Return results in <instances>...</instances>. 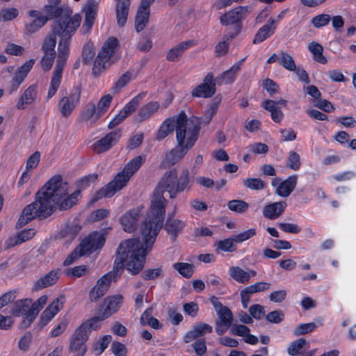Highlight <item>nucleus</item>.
Here are the masks:
<instances>
[{
  "instance_id": "a211bd4d",
  "label": "nucleus",
  "mask_w": 356,
  "mask_h": 356,
  "mask_svg": "<svg viewBox=\"0 0 356 356\" xmlns=\"http://www.w3.org/2000/svg\"><path fill=\"white\" fill-rule=\"evenodd\" d=\"M141 216V210L136 208L124 213L120 218V222L124 232H134L138 225Z\"/></svg>"
},
{
  "instance_id": "de8ad7c7",
  "label": "nucleus",
  "mask_w": 356,
  "mask_h": 356,
  "mask_svg": "<svg viewBox=\"0 0 356 356\" xmlns=\"http://www.w3.org/2000/svg\"><path fill=\"white\" fill-rule=\"evenodd\" d=\"M185 227V223L177 219L170 220L166 223V229L169 234L176 237Z\"/></svg>"
},
{
  "instance_id": "20e7f679",
  "label": "nucleus",
  "mask_w": 356,
  "mask_h": 356,
  "mask_svg": "<svg viewBox=\"0 0 356 356\" xmlns=\"http://www.w3.org/2000/svg\"><path fill=\"white\" fill-rule=\"evenodd\" d=\"M47 202L51 205V213L54 205L60 210H67L75 205L81 198V191L77 190L67 195L68 184L63 181L60 175L51 177L43 186Z\"/></svg>"
},
{
  "instance_id": "052dcab7",
  "label": "nucleus",
  "mask_w": 356,
  "mask_h": 356,
  "mask_svg": "<svg viewBox=\"0 0 356 356\" xmlns=\"http://www.w3.org/2000/svg\"><path fill=\"white\" fill-rule=\"evenodd\" d=\"M256 234V229L254 228H250L234 236V240L235 241L236 243H241L243 241H245L251 238L252 237L255 236Z\"/></svg>"
},
{
  "instance_id": "680f3d73",
  "label": "nucleus",
  "mask_w": 356,
  "mask_h": 356,
  "mask_svg": "<svg viewBox=\"0 0 356 356\" xmlns=\"http://www.w3.org/2000/svg\"><path fill=\"white\" fill-rule=\"evenodd\" d=\"M112 337L111 335L104 336L95 346L94 350L97 355H101L108 347L111 341Z\"/></svg>"
},
{
  "instance_id": "09e8293b",
  "label": "nucleus",
  "mask_w": 356,
  "mask_h": 356,
  "mask_svg": "<svg viewBox=\"0 0 356 356\" xmlns=\"http://www.w3.org/2000/svg\"><path fill=\"white\" fill-rule=\"evenodd\" d=\"M131 77L132 74L129 71L122 74L115 83L112 88L113 92H119L124 87H125L130 82Z\"/></svg>"
},
{
  "instance_id": "a878e982",
  "label": "nucleus",
  "mask_w": 356,
  "mask_h": 356,
  "mask_svg": "<svg viewBox=\"0 0 356 356\" xmlns=\"http://www.w3.org/2000/svg\"><path fill=\"white\" fill-rule=\"evenodd\" d=\"M249 12L248 6H240L229 11L220 17V22L223 25L236 23L245 17Z\"/></svg>"
},
{
  "instance_id": "13d9d810",
  "label": "nucleus",
  "mask_w": 356,
  "mask_h": 356,
  "mask_svg": "<svg viewBox=\"0 0 356 356\" xmlns=\"http://www.w3.org/2000/svg\"><path fill=\"white\" fill-rule=\"evenodd\" d=\"M40 161V153L38 151L30 155L27 159L26 163V170L33 171V169L36 168Z\"/></svg>"
},
{
  "instance_id": "6e6d98bb",
  "label": "nucleus",
  "mask_w": 356,
  "mask_h": 356,
  "mask_svg": "<svg viewBox=\"0 0 356 356\" xmlns=\"http://www.w3.org/2000/svg\"><path fill=\"white\" fill-rule=\"evenodd\" d=\"M300 164V155L294 151H291L287 159V166L293 170H298Z\"/></svg>"
},
{
  "instance_id": "5701e85b",
  "label": "nucleus",
  "mask_w": 356,
  "mask_h": 356,
  "mask_svg": "<svg viewBox=\"0 0 356 356\" xmlns=\"http://www.w3.org/2000/svg\"><path fill=\"white\" fill-rule=\"evenodd\" d=\"M38 98V87L35 84L31 85L22 93L16 104L18 110H24L34 104Z\"/></svg>"
},
{
  "instance_id": "7ed1b4c3",
  "label": "nucleus",
  "mask_w": 356,
  "mask_h": 356,
  "mask_svg": "<svg viewBox=\"0 0 356 356\" xmlns=\"http://www.w3.org/2000/svg\"><path fill=\"white\" fill-rule=\"evenodd\" d=\"M168 201L163 195L156 191H154L149 210L147 214L145 220L142 225L141 234L145 248L143 250L146 255L151 250L156 237L161 229L165 216V207Z\"/></svg>"
},
{
  "instance_id": "f03ea898",
  "label": "nucleus",
  "mask_w": 356,
  "mask_h": 356,
  "mask_svg": "<svg viewBox=\"0 0 356 356\" xmlns=\"http://www.w3.org/2000/svg\"><path fill=\"white\" fill-rule=\"evenodd\" d=\"M81 17L76 14L68 22L56 20L53 24V33L60 38L56 66L52 73L46 99H51L56 93L61 83L63 71L70 55V44L72 35L79 27Z\"/></svg>"
},
{
  "instance_id": "4d7b16f0",
  "label": "nucleus",
  "mask_w": 356,
  "mask_h": 356,
  "mask_svg": "<svg viewBox=\"0 0 356 356\" xmlns=\"http://www.w3.org/2000/svg\"><path fill=\"white\" fill-rule=\"evenodd\" d=\"M331 17L327 14H321L314 16L312 20L311 23L312 25L317 29L321 28L329 24L330 22Z\"/></svg>"
},
{
  "instance_id": "dca6fc26",
  "label": "nucleus",
  "mask_w": 356,
  "mask_h": 356,
  "mask_svg": "<svg viewBox=\"0 0 356 356\" xmlns=\"http://www.w3.org/2000/svg\"><path fill=\"white\" fill-rule=\"evenodd\" d=\"M88 338V336L81 329L77 327L71 339L70 351L72 353L74 356H83L87 350L85 343Z\"/></svg>"
},
{
  "instance_id": "8fccbe9b",
  "label": "nucleus",
  "mask_w": 356,
  "mask_h": 356,
  "mask_svg": "<svg viewBox=\"0 0 356 356\" xmlns=\"http://www.w3.org/2000/svg\"><path fill=\"white\" fill-rule=\"evenodd\" d=\"M112 99V95L110 94H107L102 96L97 102V104H96V108L102 115V116H103L108 111V108L111 106Z\"/></svg>"
},
{
  "instance_id": "0e129e2a",
  "label": "nucleus",
  "mask_w": 356,
  "mask_h": 356,
  "mask_svg": "<svg viewBox=\"0 0 356 356\" xmlns=\"http://www.w3.org/2000/svg\"><path fill=\"white\" fill-rule=\"evenodd\" d=\"M56 54H43L40 60L41 67L44 71H49L52 67Z\"/></svg>"
},
{
  "instance_id": "603ef678",
  "label": "nucleus",
  "mask_w": 356,
  "mask_h": 356,
  "mask_svg": "<svg viewBox=\"0 0 356 356\" xmlns=\"http://www.w3.org/2000/svg\"><path fill=\"white\" fill-rule=\"evenodd\" d=\"M227 207L232 211L243 213L248 210L249 204L242 200H233L228 202Z\"/></svg>"
},
{
  "instance_id": "473e14b6",
  "label": "nucleus",
  "mask_w": 356,
  "mask_h": 356,
  "mask_svg": "<svg viewBox=\"0 0 356 356\" xmlns=\"http://www.w3.org/2000/svg\"><path fill=\"white\" fill-rule=\"evenodd\" d=\"M245 58L240 60L231 67V68L220 74L217 78V81L219 84L222 83H232L234 81L236 74L241 70V67L244 62Z\"/></svg>"
},
{
  "instance_id": "39448f33",
  "label": "nucleus",
  "mask_w": 356,
  "mask_h": 356,
  "mask_svg": "<svg viewBox=\"0 0 356 356\" xmlns=\"http://www.w3.org/2000/svg\"><path fill=\"white\" fill-rule=\"evenodd\" d=\"M143 163V159L137 156L131 159L108 184L97 191L92 196L90 202H96L104 197H110L117 191L124 188L131 177L140 168Z\"/></svg>"
},
{
  "instance_id": "f3484780",
  "label": "nucleus",
  "mask_w": 356,
  "mask_h": 356,
  "mask_svg": "<svg viewBox=\"0 0 356 356\" xmlns=\"http://www.w3.org/2000/svg\"><path fill=\"white\" fill-rule=\"evenodd\" d=\"M122 300L123 296L120 294L108 296L102 303L99 312L107 319L119 310Z\"/></svg>"
},
{
  "instance_id": "7c9ffc66",
  "label": "nucleus",
  "mask_w": 356,
  "mask_h": 356,
  "mask_svg": "<svg viewBox=\"0 0 356 356\" xmlns=\"http://www.w3.org/2000/svg\"><path fill=\"white\" fill-rule=\"evenodd\" d=\"M160 104L158 102H150L143 105L138 111L135 120L138 122H143L155 113L159 108Z\"/></svg>"
},
{
  "instance_id": "ddd939ff",
  "label": "nucleus",
  "mask_w": 356,
  "mask_h": 356,
  "mask_svg": "<svg viewBox=\"0 0 356 356\" xmlns=\"http://www.w3.org/2000/svg\"><path fill=\"white\" fill-rule=\"evenodd\" d=\"M81 87L76 86L70 92L68 96L60 99L58 104L60 112L63 117L67 118L71 115L80 101Z\"/></svg>"
},
{
  "instance_id": "aec40b11",
  "label": "nucleus",
  "mask_w": 356,
  "mask_h": 356,
  "mask_svg": "<svg viewBox=\"0 0 356 356\" xmlns=\"http://www.w3.org/2000/svg\"><path fill=\"white\" fill-rule=\"evenodd\" d=\"M33 65L34 60L31 59L26 61L24 64L17 68L10 83L9 88L10 93L15 92L17 90L30 70L32 69Z\"/></svg>"
},
{
  "instance_id": "393cba45",
  "label": "nucleus",
  "mask_w": 356,
  "mask_h": 356,
  "mask_svg": "<svg viewBox=\"0 0 356 356\" xmlns=\"http://www.w3.org/2000/svg\"><path fill=\"white\" fill-rule=\"evenodd\" d=\"M48 300V296L46 295L40 296L36 301H35L29 309L26 316L22 321V326L24 327H29L31 323L34 321L40 311L46 305Z\"/></svg>"
},
{
  "instance_id": "bf43d9fd",
  "label": "nucleus",
  "mask_w": 356,
  "mask_h": 356,
  "mask_svg": "<svg viewBox=\"0 0 356 356\" xmlns=\"http://www.w3.org/2000/svg\"><path fill=\"white\" fill-rule=\"evenodd\" d=\"M234 243L235 241L234 240L233 236L232 238L220 241L217 244V247L218 249H220L222 251L231 252L236 250Z\"/></svg>"
},
{
  "instance_id": "f8f14e48",
  "label": "nucleus",
  "mask_w": 356,
  "mask_h": 356,
  "mask_svg": "<svg viewBox=\"0 0 356 356\" xmlns=\"http://www.w3.org/2000/svg\"><path fill=\"white\" fill-rule=\"evenodd\" d=\"M146 92H140L132 98L126 105L120 111V112L108 123V127L112 129L120 124L127 117L131 115L138 108L140 103L144 99Z\"/></svg>"
},
{
  "instance_id": "c9c22d12",
  "label": "nucleus",
  "mask_w": 356,
  "mask_h": 356,
  "mask_svg": "<svg viewBox=\"0 0 356 356\" xmlns=\"http://www.w3.org/2000/svg\"><path fill=\"white\" fill-rule=\"evenodd\" d=\"M106 318L103 317V316L99 312V315L97 316L92 317L86 321L78 327L88 336L92 330H95L99 329L101 327V323Z\"/></svg>"
},
{
  "instance_id": "3c124183",
  "label": "nucleus",
  "mask_w": 356,
  "mask_h": 356,
  "mask_svg": "<svg viewBox=\"0 0 356 356\" xmlns=\"http://www.w3.org/2000/svg\"><path fill=\"white\" fill-rule=\"evenodd\" d=\"M218 320L216 322L232 324L233 315L231 310L227 307L220 305V309L217 312Z\"/></svg>"
},
{
  "instance_id": "6ab92c4d",
  "label": "nucleus",
  "mask_w": 356,
  "mask_h": 356,
  "mask_svg": "<svg viewBox=\"0 0 356 356\" xmlns=\"http://www.w3.org/2000/svg\"><path fill=\"white\" fill-rule=\"evenodd\" d=\"M216 92V83L213 76L208 74L204 79L203 82L196 86L192 91V95L196 97L208 98L213 96Z\"/></svg>"
},
{
  "instance_id": "a18cd8bd",
  "label": "nucleus",
  "mask_w": 356,
  "mask_h": 356,
  "mask_svg": "<svg viewBox=\"0 0 356 356\" xmlns=\"http://www.w3.org/2000/svg\"><path fill=\"white\" fill-rule=\"evenodd\" d=\"M173 268L186 278L191 277L194 272V266L188 263L177 262L173 264Z\"/></svg>"
},
{
  "instance_id": "9b49d317",
  "label": "nucleus",
  "mask_w": 356,
  "mask_h": 356,
  "mask_svg": "<svg viewBox=\"0 0 356 356\" xmlns=\"http://www.w3.org/2000/svg\"><path fill=\"white\" fill-rule=\"evenodd\" d=\"M60 1L61 0H47L42 11L48 20L61 17L58 20L68 22L72 17V10L68 6H60Z\"/></svg>"
},
{
  "instance_id": "69168bd1",
  "label": "nucleus",
  "mask_w": 356,
  "mask_h": 356,
  "mask_svg": "<svg viewBox=\"0 0 356 356\" xmlns=\"http://www.w3.org/2000/svg\"><path fill=\"white\" fill-rule=\"evenodd\" d=\"M255 293L251 285L244 288L240 292L241 303L244 308H247L250 302V297Z\"/></svg>"
},
{
  "instance_id": "1a4fd4ad",
  "label": "nucleus",
  "mask_w": 356,
  "mask_h": 356,
  "mask_svg": "<svg viewBox=\"0 0 356 356\" xmlns=\"http://www.w3.org/2000/svg\"><path fill=\"white\" fill-rule=\"evenodd\" d=\"M106 238L103 234L94 232L86 237L81 243L64 261L65 266L72 264L80 257L91 254L101 249L105 243Z\"/></svg>"
},
{
  "instance_id": "9d476101",
  "label": "nucleus",
  "mask_w": 356,
  "mask_h": 356,
  "mask_svg": "<svg viewBox=\"0 0 356 356\" xmlns=\"http://www.w3.org/2000/svg\"><path fill=\"white\" fill-rule=\"evenodd\" d=\"M118 46V41L116 38H108L95 58L92 72L96 76L99 75L104 70L110 65V60L114 54Z\"/></svg>"
},
{
  "instance_id": "5fc2aeb1",
  "label": "nucleus",
  "mask_w": 356,
  "mask_h": 356,
  "mask_svg": "<svg viewBox=\"0 0 356 356\" xmlns=\"http://www.w3.org/2000/svg\"><path fill=\"white\" fill-rule=\"evenodd\" d=\"M47 20L46 17H38L26 24V30L30 33H35L43 26Z\"/></svg>"
},
{
  "instance_id": "58836bf2",
  "label": "nucleus",
  "mask_w": 356,
  "mask_h": 356,
  "mask_svg": "<svg viewBox=\"0 0 356 356\" xmlns=\"http://www.w3.org/2000/svg\"><path fill=\"white\" fill-rule=\"evenodd\" d=\"M308 49L316 61L321 64H325L327 62V58L323 55V48L319 43L312 42L309 44Z\"/></svg>"
},
{
  "instance_id": "49530a36",
  "label": "nucleus",
  "mask_w": 356,
  "mask_h": 356,
  "mask_svg": "<svg viewBox=\"0 0 356 356\" xmlns=\"http://www.w3.org/2000/svg\"><path fill=\"white\" fill-rule=\"evenodd\" d=\"M307 344L306 340L302 338L295 340L290 343L287 348V353L291 356L298 355L302 353Z\"/></svg>"
},
{
  "instance_id": "c756f323",
  "label": "nucleus",
  "mask_w": 356,
  "mask_h": 356,
  "mask_svg": "<svg viewBox=\"0 0 356 356\" xmlns=\"http://www.w3.org/2000/svg\"><path fill=\"white\" fill-rule=\"evenodd\" d=\"M286 207V203L284 201L271 203L264 207L263 215L268 219L274 220L284 211Z\"/></svg>"
},
{
  "instance_id": "338daca9",
  "label": "nucleus",
  "mask_w": 356,
  "mask_h": 356,
  "mask_svg": "<svg viewBox=\"0 0 356 356\" xmlns=\"http://www.w3.org/2000/svg\"><path fill=\"white\" fill-rule=\"evenodd\" d=\"M18 10L15 8H4L0 13V19L3 21H10L18 15Z\"/></svg>"
},
{
  "instance_id": "f257e3e1",
  "label": "nucleus",
  "mask_w": 356,
  "mask_h": 356,
  "mask_svg": "<svg viewBox=\"0 0 356 356\" xmlns=\"http://www.w3.org/2000/svg\"><path fill=\"white\" fill-rule=\"evenodd\" d=\"M146 252L138 238L122 241L116 251L113 272L103 275L89 293L90 300L97 302L108 291L111 282L120 275L125 268L131 274H138L144 267Z\"/></svg>"
},
{
  "instance_id": "4c0bfd02",
  "label": "nucleus",
  "mask_w": 356,
  "mask_h": 356,
  "mask_svg": "<svg viewBox=\"0 0 356 356\" xmlns=\"http://www.w3.org/2000/svg\"><path fill=\"white\" fill-rule=\"evenodd\" d=\"M228 273L234 280L238 283L247 284L249 282V275L239 266H231Z\"/></svg>"
},
{
  "instance_id": "4468645a",
  "label": "nucleus",
  "mask_w": 356,
  "mask_h": 356,
  "mask_svg": "<svg viewBox=\"0 0 356 356\" xmlns=\"http://www.w3.org/2000/svg\"><path fill=\"white\" fill-rule=\"evenodd\" d=\"M120 137L121 131L120 129L111 131L95 142L92 145V149L98 154L105 152L115 145Z\"/></svg>"
},
{
  "instance_id": "bb28decb",
  "label": "nucleus",
  "mask_w": 356,
  "mask_h": 356,
  "mask_svg": "<svg viewBox=\"0 0 356 356\" xmlns=\"http://www.w3.org/2000/svg\"><path fill=\"white\" fill-rule=\"evenodd\" d=\"M195 44V42L192 40L179 42L168 50L166 53V59L170 62L178 61L184 52Z\"/></svg>"
},
{
  "instance_id": "0eeeda50",
  "label": "nucleus",
  "mask_w": 356,
  "mask_h": 356,
  "mask_svg": "<svg viewBox=\"0 0 356 356\" xmlns=\"http://www.w3.org/2000/svg\"><path fill=\"white\" fill-rule=\"evenodd\" d=\"M200 120L197 117L187 118L181 112L176 116V139L180 145L192 148L197 141L200 129Z\"/></svg>"
},
{
  "instance_id": "774afa93",
  "label": "nucleus",
  "mask_w": 356,
  "mask_h": 356,
  "mask_svg": "<svg viewBox=\"0 0 356 356\" xmlns=\"http://www.w3.org/2000/svg\"><path fill=\"white\" fill-rule=\"evenodd\" d=\"M111 350L115 356H127V349L120 342L114 341L111 344Z\"/></svg>"
},
{
  "instance_id": "2eb2a0df",
  "label": "nucleus",
  "mask_w": 356,
  "mask_h": 356,
  "mask_svg": "<svg viewBox=\"0 0 356 356\" xmlns=\"http://www.w3.org/2000/svg\"><path fill=\"white\" fill-rule=\"evenodd\" d=\"M65 300V296L60 295L48 305L40 318V323L42 326L46 325L62 309Z\"/></svg>"
},
{
  "instance_id": "423d86ee",
  "label": "nucleus",
  "mask_w": 356,
  "mask_h": 356,
  "mask_svg": "<svg viewBox=\"0 0 356 356\" xmlns=\"http://www.w3.org/2000/svg\"><path fill=\"white\" fill-rule=\"evenodd\" d=\"M191 183L188 169L183 170L179 177L177 170L173 169L163 175L154 190L163 195L164 192H168L170 198L175 199L178 193L189 191Z\"/></svg>"
},
{
  "instance_id": "6e6552de",
  "label": "nucleus",
  "mask_w": 356,
  "mask_h": 356,
  "mask_svg": "<svg viewBox=\"0 0 356 356\" xmlns=\"http://www.w3.org/2000/svg\"><path fill=\"white\" fill-rule=\"evenodd\" d=\"M47 201L42 187L37 193L35 202L23 209L18 219L17 225L22 227L35 218H47L51 216V205Z\"/></svg>"
},
{
  "instance_id": "412c9836",
  "label": "nucleus",
  "mask_w": 356,
  "mask_h": 356,
  "mask_svg": "<svg viewBox=\"0 0 356 356\" xmlns=\"http://www.w3.org/2000/svg\"><path fill=\"white\" fill-rule=\"evenodd\" d=\"M94 102L88 103L79 115V121L88 127H93L102 118Z\"/></svg>"
},
{
  "instance_id": "e433bc0d",
  "label": "nucleus",
  "mask_w": 356,
  "mask_h": 356,
  "mask_svg": "<svg viewBox=\"0 0 356 356\" xmlns=\"http://www.w3.org/2000/svg\"><path fill=\"white\" fill-rule=\"evenodd\" d=\"M116 6L117 22L120 26H123L127 22L129 3L128 1H118Z\"/></svg>"
},
{
  "instance_id": "864d4df0",
  "label": "nucleus",
  "mask_w": 356,
  "mask_h": 356,
  "mask_svg": "<svg viewBox=\"0 0 356 356\" xmlns=\"http://www.w3.org/2000/svg\"><path fill=\"white\" fill-rule=\"evenodd\" d=\"M243 184L246 188L252 190H261L266 186L264 181L259 178H248L244 179Z\"/></svg>"
},
{
  "instance_id": "c03bdc74",
  "label": "nucleus",
  "mask_w": 356,
  "mask_h": 356,
  "mask_svg": "<svg viewBox=\"0 0 356 356\" xmlns=\"http://www.w3.org/2000/svg\"><path fill=\"white\" fill-rule=\"evenodd\" d=\"M35 234L33 229H29L22 231L13 239H10L11 243L10 245H17L21 244L26 241L31 239Z\"/></svg>"
},
{
  "instance_id": "72a5a7b5",
  "label": "nucleus",
  "mask_w": 356,
  "mask_h": 356,
  "mask_svg": "<svg viewBox=\"0 0 356 356\" xmlns=\"http://www.w3.org/2000/svg\"><path fill=\"white\" fill-rule=\"evenodd\" d=\"M297 184V176L293 175L288 177L281 182L276 188V193L281 197H288L294 190Z\"/></svg>"
},
{
  "instance_id": "4be33fe9",
  "label": "nucleus",
  "mask_w": 356,
  "mask_h": 356,
  "mask_svg": "<svg viewBox=\"0 0 356 356\" xmlns=\"http://www.w3.org/2000/svg\"><path fill=\"white\" fill-rule=\"evenodd\" d=\"M97 10V3L95 0H88L83 8L85 19L81 30L83 34H87L90 31L94 24Z\"/></svg>"
},
{
  "instance_id": "cd10ccee",
  "label": "nucleus",
  "mask_w": 356,
  "mask_h": 356,
  "mask_svg": "<svg viewBox=\"0 0 356 356\" xmlns=\"http://www.w3.org/2000/svg\"><path fill=\"white\" fill-rule=\"evenodd\" d=\"M212 330V326L209 324L204 323H195L193 325L191 330L186 332L184 336V341L185 343H189L207 333H211Z\"/></svg>"
},
{
  "instance_id": "2f4dec72",
  "label": "nucleus",
  "mask_w": 356,
  "mask_h": 356,
  "mask_svg": "<svg viewBox=\"0 0 356 356\" xmlns=\"http://www.w3.org/2000/svg\"><path fill=\"white\" fill-rule=\"evenodd\" d=\"M275 19L270 18L268 24L264 25L259 29L254 38L253 43L258 44L264 41L275 33Z\"/></svg>"
},
{
  "instance_id": "e2e57ef3",
  "label": "nucleus",
  "mask_w": 356,
  "mask_h": 356,
  "mask_svg": "<svg viewBox=\"0 0 356 356\" xmlns=\"http://www.w3.org/2000/svg\"><path fill=\"white\" fill-rule=\"evenodd\" d=\"M88 268L86 266H78L73 268H67L65 271V274L67 276L77 278L83 276L86 273Z\"/></svg>"
},
{
  "instance_id": "79ce46f5",
  "label": "nucleus",
  "mask_w": 356,
  "mask_h": 356,
  "mask_svg": "<svg viewBox=\"0 0 356 356\" xmlns=\"http://www.w3.org/2000/svg\"><path fill=\"white\" fill-rule=\"evenodd\" d=\"M56 36H58V35H54L52 31L51 34L48 35L44 38L42 45L43 54H56L55 47L56 44Z\"/></svg>"
},
{
  "instance_id": "b1692460",
  "label": "nucleus",
  "mask_w": 356,
  "mask_h": 356,
  "mask_svg": "<svg viewBox=\"0 0 356 356\" xmlns=\"http://www.w3.org/2000/svg\"><path fill=\"white\" fill-rule=\"evenodd\" d=\"M154 0H142L136 16L135 26L137 32L145 27L149 15V6Z\"/></svg>"
},
{
  "instance_id": "37998d69",
  "label": "nucleus",
  "mask_w": 356,
  "mask_h": 356,
  "mask_svg": "<svg viewBox=\"0 0 356 356\" xmlns=\"http://www.w3.org/2000/svg\"><path fill=\"white\" fill-rule=\"evenodd\" d=\"M279 64L290 72L296 70V65L293 58L285 51H281L280 52Z\"/></svg>"
},
{
  "instance_id": "c85d7f7f",
  "label": "nucleus",
  "mask_w": 356,
  "mask_h": 356,
  "mask_svg": "<svg viewBox=\"0 0 356 356\" xmlns=\"http://www.w3.org/2000/svg\"><path fill=\"white\" fill-rule=\"evenodd\" d=\"M61 275V270L57 268L49 271L47 274L38 279L34 284L35 290H40L57 282Z\"/></svg>"
},
{
  "instance_id": "ea45409f",
  "label": "nucleus",
  "mask_w": 356,
  "mask_h": 356,
  "mask_svg": "<svg viewBox=\"0 0 356 356\" xmlns=\"http://www.w3.org/2000/svg\"><path fill=\"white\" fill-rule=\"evenodd\" d=\"M174 126L176 127V117L166 119L160 127L156 138L162 140L165 138L172 130Z\"/></svg>"
},
{
  "instance_id": "f704fd0d",
  "label": "nucleus",
  "mask_w": 356,
  "mask_h": 356,
  "mask_svg": "<svg viewBox=\"0 0 356 356\" xmlns=\"http://www.w3.org/2000/svg\"><path fill=\"white\" fill-rule=\"evenodd\" d=\"M191 148L177 143V146L166 155V162L168 165H174L181 160Z\"/></svg>"
},
{
  "instance_id": "a19ab883",
  "label": "nucleus",
  "mask_w": 356,
  "mask_h": 356,
  "mask_svg": "<svg viewBox=\"0 0 356 356\" xmlns=\"http://www.w3.org/2000/svg\"><path fill=\"white\" fill-rule=\"evenodd\" d=\"M31 300L29 299L17 300L11 309V314L17 316L21 314H25L26 316L29 309L31 308Z\"/></svg>"
}]
</instances>
